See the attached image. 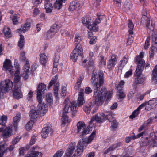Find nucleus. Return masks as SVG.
Instances as JSON below:
<instances>
[{"instance_id": "nucleus-31", "label": "nucleus", "mask_w": 157, "mask_h": 157, "mask_svg": "<svg viewBox=\"0 0 157 157\" xmlns=\"http://www.w3.org/2000/svg\"><path fill=\"white\" fill-rule=\"evenodd\" d=\"M3 32L5 35L6 37H11V31L9 28L7 26H5L3 28Z\"/></svg>"}, {"instance_id": "nucleus-36", "label": "nucleus", "mask_w": 157, "mask_h": 157, "mask_svg": "<svg viewBox=\"0 0 157 157\" xmlns=\"http://www.w3.org/2000/svg\"><path fill=\"white\" fill-rule=\"evenodd\" d=\"M123 6L126 10H129L132 6V2L130 1H125L123 4Z\"/></svg>"}, {"instance_id": "nucleus-23", "label": "nucleus", "mask_w": 157, "mask_h": 157, "mask_svg": "<svg viewBox=\"0 0 157 157\" xmlns=\"http://www.w3.org/2000/svg\"><path fill=\"white\" fill-rule=\"evenodd\" d=\"M144 106L145 105L144 104L140 105L136 109L132 112V114L130 116L129 118L131 119H133L137 117L139 113L140 109L143 108Z\"/></svg>"}, {"instance_id": "nucleus-53", "label": "nucleus", "mask_w": 157, "mask_h": 157, "mask_svg": "<svg viewBox=\"0 0 157 157\" xmlns=\"http://www.w3.org/2000/svg\"><path fill=\"white\" fill-rule=\"evenodd\" d=\"M15 67L16 70L15 72L14 76H20L19 74L20 68L19 65L16 64Z\"/></svg>"}, {"instance_id": "nucleus-24", "label": "nucleus", "mask_w": 157, "mask_h": 157, "mask_svg": "<svg viewBox=\"0 0 157 157\" xmlns=\"http://www.w3.org/2000/svg\"><path fill=\"white\" fill-rule=\"evenodd\" d=\"M152 82L154 84L157 83V64L155 67L151 74Z\"/></svg>"}, {"instance_id": "nucleus-30", "label": "nucleus", "mask_w": 157, "mask_h": 157, "mask_svg": "<svg viewBox=\"0 0 157 157\" xmlns=\"http://www.w3.org/2000/svg\"><path fill=\"white\" fill-rule=\"evenodd\" d=\"M42 153L38 151L31 152L30 154L26 155L25 157H42Z\"/></svg>"}, {"instance_id": "nucleus-46", "label": "nucleus", "mask_w": 157, "mask_h": 157, "mask_svg": "<svg viewBox=\"0 0 157 157\" xmlns=\"http://www.w3.org/2000/svg\"><path fill=\"white\" fill-rule=\"evenodd\" d=\"M106 60L104 58V57L101 56H100V61L99 63V66L100 67H101L103 66H105L106 65Z\"/></svg>"}, {"instance_id": "nucleus-9", "label": "nucleus", "mask_w": 157, "mask_h": 157, "mask_svg": "<svg viewBox=\"0 0 157 157\" xmlns=\"http://www.w3.org/2000/svg\"><path fill=\"white\" fill-rule=\"evenodd\" d=\"M105 115L103 113H97L95 116H93L90 122V126L92 125L93 128H95V124L93 122L95 120L96 122L100 123L103 122L105 121Z\"/></svg>"}, {"instance_id": "nucleus-43", "label": "nucleus", "mask_w": 157, "mask_h": 157, "mask_svg": "<svg viewBox=\"0 0 157 157\" xmlns=\"http://www.w3.org/2000/svg\"><path fill=\"white\" fill-rule=\"evenodd\" d=\"M62 123L65 124L69 122L70 121L68 119V117L67 114H62V118H61Z\"/></svg>"}, {"instance_id": "nucleus-61", "label": "nucleus", "mask_w": 157, "mask_h": 157, "mask_svg": "<svg viewBox=\"0 0 157 157\" xmlns=\"http://www.w3.org/2000/svg\"><path fill=\"white\" fill-rule=\"evenodd\" d=\"M151 119H148L147 121L144 122V127H146L150 125L151 124Z\"/></svg>"}, {"instance_id": "nucleus-54", "label": "nucleus", "mask_w": 157, "mask_h": 157, "mask_svg": "<svg viewBox=\"0 0 157 157\" xmlns=\"http://www.w3.org/2000/svg\"><path fill=\"white\" fill-rule=\"evenodd\" d=\"M132 69H130L126 72L124 75V77L125 78H127L132 76Z\"/></svg>"}, {"instance_id": "nucleus-32", "label": "nucleus", "mask_w": 157, "mask_h": 157, "mask_svg": "<svg viewBox=\"0 0 157 157\" xmlns=\"http://www.w3.org/2000/svg\"><path fill=\"white\" fill-rule=\"evenodd\" d=\"M127 61V59L125 57H124L120 61L118 65L119 69L121 71L124 67L126 64Z\"/></svg>"}, {"instance_id": "nucleus-7", "label": "nucleus", "mask_w": 157, "mask_h": 157, "mask_svg": "<svg viewBox=\"0 0 157 157\" xmlns=\"http://www.w3.org/2000/svg\"><path fill=\"white\" fill-rule=\"evenodd\" d=\"M91 17L88 16H86L82 18V23L87 25V28L90 30L95 32L98 31V28L96 26V24L94 25L91 24Z\"/></svg>"}, {"instance_id": "nucleus-39", "label": "nucleus", "mask_w": 157, "mask_h": 157, "mask_svg": "<svg viewBox=\"0 0 157 157\" xmlns=\"http://www.w3.org/2000/svg\"><path fill=\"white\" fill-rule=\"evenodd\" d=\"M128 25L129 28V34L131 35L133 34V30L134 27V25L133 24L132 21L130 20H128Z\"/></svg>"}, {"instance_id": "nucleus-16", "label": "nucleus", "mask_w": 157, "mask_h": 157, "mask_svg": "<svg viewBox=\"0 0 157 157\" xmlns=\"http://www.w3.org/2000/svg\"><path fill=\"white\" fill-rule=\"evenodd\" d=\"M13 135V130L10 127H6L3 131L2 136L4 138H6Z\"/></svg>"}, {"instance_id": "nucleus-1", "label": "nucleus", "mask_w": 157, "mask_h": 157, "mask_svg": "<svg viewBox=\"0 0 157 157\" xmlns=\"http://www.w3.org/2000/svg\"><path fill=\"white\" fill-rule=\"evenodd\" d=\"M96 136V132L94 131L88 137L80 139L77 145L75 142H71L66 151L65 157H81L88 144Z\"/></svg>"}, {"instance_id": "nucleus-2", "label": "nucleus", "mask_w": 157, "mask_h": 157, "mask_svg": "<svg viewBox=\"0 0 157 157\" xmlns=\"http://www.w3.org/2000/svg\"><path fill=\"white\" fill-rule=\"evenodd\" d=\"M103 74L102 72H100L98 74L95 71H94L92 74L91 82L96 88L94 91V96L95 98L96 102L99 103L103 102L105 98V96L107 95V99L109 100L111 97L113 93L109 92L107 93L106 89L105 88H102L101 90L98 92L99 87L102 84L103 81Z\"/></svg>"}, {"instance_id": "nucleus-3", "label": "nucleus", "mask_w": 157, "mask_h": 157, "mask_svg": "<svg viewBox=\"0 0 157 157\" xmlns=\"http://www.w3.org/2000/svg\"><path fill=\"white\" fill-rule=\"evenodd\" d=\"M144 52H140L139 56L136 57V62L137 66L135 71V79L136 83H142L146 79V77L142 74V72L144 68V60L142 59Z\"/></svg>"}, {"instance_id": "nucleus-34", "label": "nucleus", "mask_w": 157, "mask_h": 157, "mask_svg": "<svg viewBox=\"0 0 157 157\" xmlns=\"http://www.w3.org/2000/svg\"><path fill=\"white\" fill-rule=\"evenodd\" d=\"M70 109L73 113L77 111L78 108L77 107V104L75 102H72L70 103L69 105Z\"/></svg>"}, {"instance_id": "nucleus-44", "label": "nucleus", "mask_w": 157, "mask_h": 157, "mask_svg": "<svg viewBox=\"0 0 157 157\" xmlns=\"http://www.w3.org/2000/svg\"><path fill=\"white\" fill-rule=\"evenodd\" d=\"M20 17V15L19 14H14L13 16L12 17V20L14 25H17L18 23V19Z\"/></svg>"}, {"instance_id": "nucleus-29", "label": "nucleus", "mask_w": 157, "mask_h": 157, "mask_svg": "<svg viewBox=\"0 0 157 157\" xmlns=\"http://www.w3.org/2000/svg\"><path fill=\"white\" fill-rule=\"evenodd\" d=\"M46 90V87L45 84L43 83H40L38 87L36 93L39 91L40 93L44 94V91Z\"/></svg>"}, {"instance_id": "nucleus-26", "label": "nucleus", "mask_w": 157, "mask_h": 157, "mask_svg": "<svg viewBox=\"0 0 157 157\" xmlns=\"http://www.w3.org/2000/svg\"><path fill=\"white\" fill-rule=\"evenodd\" d=\"M44 6L46 13H50L52 12V6L50 3V1L44 2Z\"/></svg>"}, {"instance_id": "nucleus-35", "label": "nucleus", "mask_w": 157, "mask_h": 157, "mask_svg": "<svg viewBox=\"0 0 157 157\" xmlns=\"http://www.w3.org/2000/svg\"><path fill=\"white\" fill-rule=\"evenodd\" d=\"M39 111L36 110H32L30 112V116L33 119H36L38 116Z\"/></svg>"}, {"instance_id": "nucleus-37", "label": "nucleus", "mask_w": 157, "mask_h": 157, "mask_svg": "<svg viewBox=\"0 0 157 157\" xmlns=\"http://www.w3.org/2000/svg\"><path fill=\"white\" fill-rule=\"evenodd\" d=\"M46 100L49 105H51L53 103L52 94L50 93L47 94L46 96Z\"/></svg>"}, {"instance_id": "nucleus-12", "label": "nucleus", "mask_w": 157, "mask_h": 157, "mask_svg": "<svg viewBox=\"0 0 157 157\" xmlns=\"http://www.w3.org/2000/svg\"><path fill=\"white\" fill-rule=\"evenodd\" d=\"M53 131L50 124H46L44 125L41 133V135L43 138H46L50 133H52Z\"/></svg>"}, {"instance_id": "nucleus-42", "label": "nucleus", "mask_w": 157, "mask_h": 157, "mask_svg": "<svg viewBox=\"0 0 157 157\" xmlns=\"http://www.w3.org/2000/svg\"><path fill=\"white\" fill-rule=\"evenodd\" d=\"M7 121V117L3 115L0 117V124L2 126H5Z\"/></svg>"}, {"instance_id": "nucleus-19", "label": "nucleus", "mask_w": 157, "mask_h": 157, "mask_svg": "<svg viewBox=\"0 0 157 157\" xmlns=\"http://www.w3.org/2000/svg\"><path fill=\"white\" fill-rule=\"evenodd\" d=\"M38 109L42 116H44L47 112L48 106L44 103H39L38 105Z\"/></svg>"}, {"instance_id": "nucleus-45", "label": "nucleus", "mask_w": 157, "mask_h": 157, "mask_svg": "<svg viewBox=\"0 0 157 157\" xmlns=\"http://www.w3.org/2000/svg\"><path fill=\"white\" fill-rule=\"evenodd\" d=\"M117 95L118 98H123L125 97L126 94L122 90H118Z\"/></svg>"}, {"instance_id": "nucleus-47", "label": "nucleus", "mask_w": 157, "mask_h": 157, "mask_svg": "<svg viewBox=\"0 0 157 157\" xmlns=\"http://www.w3.org/2000/svg\"><path fill=\"white\" fill-rule=\"evenodd\" d=\"M63 3L58 0H56L54 4V7L58 9H59L61 8Z\"/></svg>"}, {"instance_id": "nucleus-59", "label": "nucleus", "mask_w": 157, "mask_h": 157, "mask_svg": "<svg viewBox=\"0 0 157 157\" xmlns=\"http://www.w3.org/2000/svg\"><path fill=\"white\" fill-rule=\"evenodd\" d=\"M150 38L148 37L145 41V45H144V48L145 49H147L148 48V47L150 45Z\"/></svg>"}, {"instance_id": "nucleus-51", "label": "nucleus", "mask_w": 157, "mask_h": 157, "mask_svg": "<svg viewBox=\"0 0 157 157\" xmlns=\"http://www.w3.org/2000/svg\"><path fill=\"white\" fill-rule=\"evenodd\" d=\"M91 108V105H87L83 107V109L86 113H89L90 112Z\"/></svg>"}, {"instance_id": "nucleus-33", "label": "nucleus", "mask_w": 157, "mask_h": 157, "mask_svg": "<svg viewBox=\"0 0 157 157\" xmlns=\"http://www.w3.org/2000/svg\"><path fill=\"white\" fill-rule=\"evenodd\" d=\"M20 39L18 42V46L20 49H22L25 45V38L24 36L20 35Z\"/></svg>"}, {"instance_id": "nucleus-48", "label": "nucleus", "mask_w": 157, "mask_h": 157, "mask_svg": "<svg viewBox=\"0 0 157 157\" xmlns=\"http://www.w3.org/2000/svg\"><path fill=\"white\" fill-rule=\"evenodd\" d=\"M34 122L33 121L31 120L29 121L26 125V128L27 130L31 129L34 124Z\"/></svg>"}, {"instance_id": "nucleus-10", "label": "nucleus", "mask_w": 157, "mask_h": 157, "mask_svg": "<svg viewBox=\"0 0 157 157\" xmlns=\"http://www.w3.org/2000/svg\"><path fill=\"white\" fill-rule=\"evenodd\" d=\"M58 77L57 75L54 76L50 81L48 85L49 88H50L52 87L53 85L54 84L53 89L54 93L56 97H57L58 95V87L59 86V82H57L55 83L57 80Z\"/></svg>"}, {"instance_id": "nucleus-57", "label": "nucleus", "mask_w": 157, "mask_h": 157, "mask_svg": "<svg viewBox=\"0 0 157 157\" xmlns=\"http://www.w3.org/2000/svg\"><path fill=\"white\" fill-rule=\"evenodd\" d=\"M152 42L155 44H157V34L154 33H152Z\"/></svg>"}, {"instance_id": "nucleus-6", "label": "nucleus", "mask_w": 157, "mask_h": 157, "mask_svg": "<svg viewBox=\"0 0 157 157\" xmlns=\"http://www.w3.org/2000/svg\"><path fill=\"white\" fill-rule=\"evenodd\" d=\"M13 83L9 79L1 81L0 84V93L6 94L12 89Z\"/></svg>"}, {"instance_id": "nucleus-11", "label": "nucleus", "mask_w": 157, "mask_h": 157, "mask_svg": "<svg viewBox=\"0 0 157 157\" xmlns=\"http://www.w3.org/2000/svg\"><path fill=\"white\" fill-rule=\"evenodd\" d=\"M146 13H144V15L141 19V21L142 23H144L145 21H146V27L147 29H149L150 31H153L154 30V25L155 22L150 18H148L146 16Z\"/></svg>"}, {"instance_id": "nucleus-25", "label": "nucleus", "mask_w": 157, "mask_h": 157, "mask_svg": "<svg viewBox=\"0 0 157 157\" xmlns=\"http://www.w3.org/2000/svg\"><path fill=\"white\" fill-rule=\"evenodd\" d=\"M78 102L79 106L82 105L85 103L84 94L83 92H80L79 93L78 99Z\"/></svg>"}, {"instance_id": "nucleus-5", "label": "nucleus", "mask_w": 157, "mask_h": 157, "mask_svg": "<svg viewBox=\"0 0 157 157\" xmlns=\"http://www.w3.org/2000/svg\"><path fill=\"white\" fill-rule=\"evenodd\" d=\"M89 125L90 124H89ZM77 131L78 133H80L81 131V134L80 135V137L85 136L86 135L89 134L90 131H92V128H93L92 125L90 126L89 125L87 128H86L85 125L83 122L80 121L77 124Z\"/></svg>"}, {"instance_id": "nucleus-13", "label": "nucleus", "mask_w": 157, "mask_h": 157, "mask_svg": "<svg viewBox=\"0 0 157 157\" xmlns=\"http://www.w3.org/2000/svg\"><path fill=\"white\" fill-rule=\"evenodd\" d=\"M3 67L5 70L10 74L13 73L14 69L10 60L7 59H5L3 62Z\"/></svg>"}, {"instance_id": "nucleus-38", "label": "nucleus", "mask_w": 157, "mask_h": 157, "mask_svg": "<svg viewBox=\"0 0 157 157\" xmlns=\"http://www.w3.org/2000/svg\"><path fill=\"white\" fill-rule=\"evenodd\" d=\"M125 82L123 80L121 81L118 83L115 84V87L118 90H122L123 88Z\"/></svg>"}, {"instance_id": "nucleus-41", "label": "nucleus", "mask_w": 157, "mask_h": 157, "mask_svg": "<svg viewBox=\"0 0 157 157\" xmlns=\"http://www.w3.org/2000/svg\"><path fill=\"white\" fill-rule=\"evenodd\" d=\"M82 40V37L78 33H76L75 37L74 42L75 44L77 45L80 44L79 43Z\"/></svg>"}, {"instance_id": "nucleus-21", "label": "nucleus", "mask_w": 157, "mask_h": 157, "mask_svg": "<svg viewBox=\"0 0 157 157\" xmlns=\"http://www.w3.org/2000/svg\"><path fill=\"white\" fill-rule=\"evenodd\" d=\"M30 24L29 23H26L21 25V28L16 30L17 33H21L22 32L24 33L28 31L30 29Z\"/></svg>"}, {"instance_id": "nucleus-14", "label": "nucleus", "mask_w": 157, "mask_h": 157, "mask_svg": "<svg viewBox=\"0 0 157 157\" xmlns=\"http://www.w3.org/2000/svg\"><path fill=\"white\" fill-rule=\"evenodd\" d=\"M117 58L114 54L112 55L107 63V67L109 70L113 68L117 63Z\"/></svg>"}, {"instance_id": "nucleus-17", "label": "nucleus", "mask_w": 157, "mask_h": 157, "mask_svg": "<svg viewBox=\"0 0 157 157\" xmlns=\"http://www.w3.org/2000/svg\"><path fill=\"white\" fill-rule=\"evenodd\" d=\"M13 95L14 98L17 99L22 97L21 88L20 86H16L14 88Z\"/></svg>"}, {"instance_id": "nucleus-20", "label": "nucleus", "mask_w": 157, "mask_h": 157, "mask_svg": "<svg viewBox=\"0 0 157 157\" xmlns=\"http://www.w3.org/2000/svg\"><path fill=\"white\" fill-rule=\"evenodd\" d=\"M81 7V5L80 3L76 1H72L71 2L69 7L70 10H78Z\"/></svg>"}, {"instance_id": "nucleus-8", "label": "nucleus", "mask_w": 157, "mask_h": 157, "mask_svg": "<svg viewBox=\"0 0 157 157\" xmlns=\"http://www.w3.org/2000/svg\"><path fill=\"white\" fill-rule=\"evenodd\" d=\"M9 143L7 142L4 141L0 143V157H3L7 150L11 151L14 148V144H12L7 147Z\"/></svg>"}, {"instance_id": "nucleus-63", "label": "nucleus", "mask_w": 157, "mask_h": 157, "mask_svg": "<svg viewBox=\"0 0 157 157\" xmlns=\"http://www.w3.org/2000/svg\"><path fill=\"white\" fill-rule=\"evenodd\" d=\"M117 127V123L115 121H113L111 123V127L113 129H116Z\"/></svg>"}, {"instance_id": "nucleus-4", "label": "nucleus", "mask_w": 157, "mask_h": 157, "mask_svg": "<svg viewBox=\"0 0 157 157\" xmlns=\"http://www.w3.org/2000/svg\"><path fill=\"white\" fill-rule=\"evenodd\" d=\"M84 57L83 49L81 44L76 45L75 48L71 53L70 58L74 62H75L79 58L83 59Z\"/></svg>"}, {"instance_id": "nucleus-52", "label": "nucleus", "mask_w": 157, "mask_h": 157, "mask_svg": "<svg viewBox=\"0 0 157 157\" xmlns=\"http://www.w3.org/2000/svg\"><path fill=\"white\" fill-rule=\"evenodd\" d=\"M59 59V53H56L55 55L53 64L58 65V61Z\"/></svg>"}, {"instance_id": "nucleus-62", "label": "nucleus", "mask_w": 157, "mask_h": 157, "mask_svg": "<svg viewBox=\"0 0 157 157\" xmlns=\"http://www.w3.org/2000/svg\"><path fill=\"white\" fill-rule=\"evenodd\" d=\"M101 16H100L98 17L95 20L94 23L93 22L92 24H93L94 25V24H96V26L98 28L97 24L101 22Z\"/></svg>"}, {"instance_id": "nucleus-50", "label": "nucleus", "mask_w": 157, "mask_h": 157, "mask_svg": "<svg viewBox=\"0 0 157 157\" xmlns=\"http://www.w3.org/2000/svg\"><path fill=\"white\" fill-rule=\"evenodd\" d=\"M133 34H130L127 39V44L128 45H130L133 42Z\"/></svg>"}, {"instance_id": "nucleus-60", "label": "nucleus", "mask_w": 157, "mask_h": 157, "mask_svg": "<svg viewBox=\"0 0 157 157\" xmlns=\"http://www.w3.org/2000/svg\"><path fill=\"white\" fill-rule=\"evenodd\" d=\"M61 34L64 36H67L69 35V32L66 30L63 29L60 31Z\"/></svg>"}, {"instance_id": "nucleus-18", "label": "nucleus", "mask_w": 157, "mask_h": 157, "mask_svg": "<svg viewBox=\"0 0 157 157\" xmlns=\"http://www.w3.org/2000/svg\"><path fill=\"white\" fill-rule=\"evenodd\" d=\"M30 68V65L29 61L27 60L26 64L24 66L23 72L22 74V76L25 79H27L28 77V73Z\"/></svg>"}, {"instance_id": "nucleus-15", "label": "nucleus", "mask_w": 157, "mask_h": 157, "mask_svg": "<svg viewBox=\"0 0 157 157\" xmlns=\"http://www.w3.org/2000/svg\"><path fill=\"white\" fill-rule=\"evenodd\" d=\"M145 109L148 111L150 110L157 105V98L149 100L147 103L144 104Z\"/></svg>"}, {"instance_id": "nucleus-28", "label": "nucleus", "mask_w": 157, "mask_h": 157, "mask_svg": "<svg viewBox=\"0 0 157 157\" xmlns=\"http://www.w3.org/2000/svg\"><path fill=\"white\" fill-rule=\"evenodd\" d=\"M121 145V143H117L116 144H114L111 146L110 147L107 149H105L104 150V153L105 154H107L111 151H112L118 147L120 146Z\"/></svg>"}, {"instance_id": "nucleus-64", "label": "nucleus", "mask_w": 157, "mask_h": 157, "mask_svg": "<svg viewBox=\"0 0 157 157\" xmlns=\"http://www.w3.org/2000/svg\"><path fill=\"white\" fill-rule=\"evenodd\" d=\"M42 2V0H32V3L36 6L40 4Z\"/></svg>"}, {"instance_id": "nucleus-58", "label": "nucleus", "mask_w": 157, "mask_h": 157, "mask_svg": "<svg viewBox=\"0 0 157 157\" xmlns=\"http://www.w3.org/2000/svg\"><path fill=\"white\" fill-rule=\"evenodd\" d=\"M21 137L20 136H18L16 137L15 139L12 141V144H15L19 142Z\"/></svg>"}, {"instance_id": "nucleus-49", "label": "nucleus", "mask_w": 157, "mask_h": 157, "mask_svg": "<svg viewBox=\"0 0 157 157\" xmlns=\"http://www.w3.org/2000/svg\"><path fill=\"white\" fill-rule=\"evenodd\" d=\"M43 94L40 93L39 91H38L37 93V99L39 103H44L42 101V96Z\"/></svg>"}, {"instance_id": "nucleus-56", "label": "nucleus", "mask_w": 157, "mask_h": 157, "mask_svg": "<svg viewBox=\"0 0 157 157\" xmlns=\"http://www.w3.org/2000/svg\"><path fill=\"white\" fill-rule=\"evenodd\" d=\"M69 108V105H67L66 104L64 106V107L63 110L62 111V114H67V113L68 112Z\"/></svg>"}, {"instance_id": "nucleus-22", "label": "nucleus", "mask_w": 157, "mask_h": 157, "mask_svg": "<svg viewBox=\"0 0 157 157\" xmlns=\"http://www.w3.org/2000/svg\"><path fill=\"white\" fill-rule=\"evenodd\" d=\"M60 27V25L56 23L53 24L50 29V32H48L47 33L50 34L51 36L52 33H56L58 32Z\"/></svg>"}, {"instance_id": "nucleus-27", "label": "nucleus", "mask_w": 157, "mask_h": 157, "mask_svg": "<svg viewBox=\"0 0 157 157\" xmlns=\"http://www.w3.org/2000/svg\"><path fill=\"white\" fill-rule=\"evenodd\" d=\"M40 62L42 64L44 65L46 63L48 59L47 56L44 53L40 54Z\"/></svg>"}, {"instance_id": "nucleus-40", "label": "nucleus", "mask_w": 157, "mask_h": 157, "mask_svg": "<svg viewBox=\"0 0 157 157\" xmlns=\"http://www.w3.org/2000/svg\"><path fill=\"white\" fill-rule=\"evenodd\" d=\"M21 117V114L20 113H18L17 114L16 116H15L13 119V124L15 127H16L17 125V124L19 122Z\"/></svg>"}, {"instance_id": "nucleus-55", "label": "nucleus", "mask_w": 157, "mask_h": 157, "mask_svg": "<svg viewBox=\"0 0 157 157\" xmlns=\"http://www.w3.org/2000/svg\"><path fill=\"white\" fill-rule=\"evenodd\" d=\"M63 153V151L61 150L58 151L54 155L53 157H61Z\"/></svg>"}]
</instances>
